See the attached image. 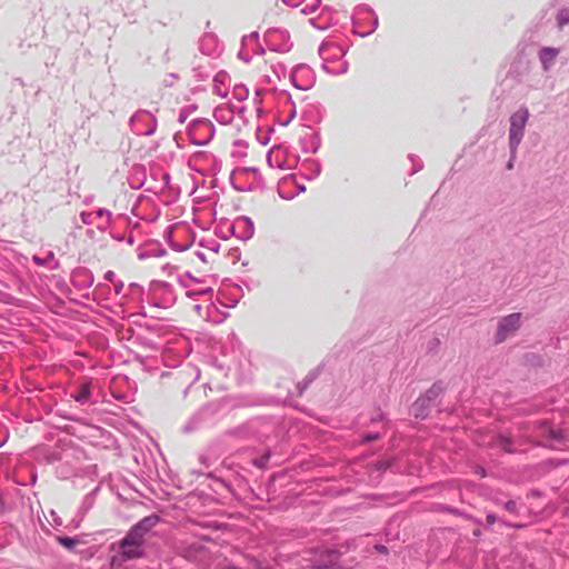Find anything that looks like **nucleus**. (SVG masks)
I'll return each mask as SVG.
<instances>
[{"instance_id": "1", "label": "nucleus", "mask_w": 569, "mask_h": 569, "mask_svg": "<svg viewBox=\"0 0 569 569\" xmlns=\"http://www.w3.org/2000/svg\"><path fill=\"white\" fill-rule=\"evenodd\" d=\"M233 455L246 459V462H269L273 452L270 447H263L259 451L256 448L242 447L233 452L227 445V438L223 437L209 443L206 451L200 455L199 462H213L219 459H222L221 462H226Z\"/></svg>"}, {"instance_id": "2", "label": "nucleus", "mask_w": 569, "mask_h": 569, "mask_svg": "<svg viewBox=\"0 0 569 569\" xmlns=\"http://www.w3.org/2000/svg\"><path fill=\"white\" fill-rule=\"evenodd\" d=\"M228 402L220 398L200 407L183 426V433L214 427L228 415Z\"/></svg>"}, {"instance_id": "3", "label": "nucleus", "mask_w": 569, "mask_h": 569, "mask_svg": "<svg viewBox=\"0 0 569 569\" xmlns=\"http://www.w3.org/2000/svg\"><path fill=\"white\" fill-rule=\"evenodd\" d=\"M449 382L443 379L436 380L426 391L421 392L419 397L410 406L409 412L416 419L425 421L430 417L431 410L438 408V412H442L439 406L442 402Z\"/></svg>"}, {"instance_id": "4", "label": "nucleus", "mask_w": 569, "mask_h": 569, "mask_svg": "<svg viewBox=\"0 0 569 569\" xmlns=\"http://www.w3.org/2000/svg\"><path fill=\"white\" fill-rule=\"evenodd\" d=\"M229 181L231 187L239 192L263 191L266 189L264 178L257 167H239L233 169Z\"/></svg>"}, {"instance_id": "5", "label": "nucleus", "mask_w": 569, "mask_h": 569, "mask_svg": "<svg viewBox=\"0 0 569 569\" xmlns=\"http://www.w3.org/2000/svg\"><path fill=\"white\" fill-rule=\"evenodd\" d=\"M531 61L525 50L518 51L512 58L506 77L501 80L502 91L512 90L515 84L523 83L530 72Z\"/></svg>"}, {"instance_id": "6", "label": "nucleus", "mask_w": 569, "mask_h": 569, "mask_svg": "<svg viewBox=\"0 0 569 569\" xmlns=\"http://www.w3.org/2000/svg\"><path fill=\"white\" fill-rule=\"evenodd\" d=\"M146 300L153 307L166 309L176 303L177 295L171 283L162 280H152L149 284Z\"/></svg>"}, {"instance_id": "7", "label": "nucleus", "mask_w": 569, "mask_h": 569, "mask_svg": "<svg viewBox=\"0 0 569 569\" xmlns=\"http://www.w3.org/2000/svg\"><path fill=\"white\" fill-rule=\"evenodd\" d=\"M353 26V34L361 38L372 34L378 28V16L367 4H359L350 17Z\"/></svg>"}, {"instance_id": "8", "label": "nucleus", "mask_w": 569, "mask_h": 569, "mask_svg": "<svg viewBox=\"0 0 569 569\" xmlns=\"http://www.w3.org/2000/svg\"><path fill=\"white\" fill-rule=\"evenodd\" d=\"M187 133L190 143L194 146H207L214 138V124L207 118H196L187 126Z\"/></svg>"}, {"instance_id": "9", "label": "nucleus", "mask_w": 569, "mask_h": 569, "mask_svg": "<svg viewBox=\"0 0 569 569\" xmlns=\"http://www.w3.org/2000/svg\"><path fill=\"white\" fill-rule=\"evenodd\" d=\"M222 399H227L228 402V413L231 410L240 409V408H249V407H278L282 402L279 398L274 396H267V395H248V396H240L237 398L232 397H223Z\"/></svg>"}, {"instance_id": "10", "label": "nucleus", "mask_w": 569, "mask_h": 569, "mask_svg": "<svg viewBox=\"0 0 569 569\" xmlns=\"http://www.w3.org/2000/svg\"><path fill=\"white\" fill-rule=\"evenodd\" d=\"M529 118L530 112L526 106H520L515 112L511 113L509 118L510 127L508 144H511L512 148L519 147L521 143Z\"/></svg>"}, {"instance_id": "11", "label": "nucleus", "mask_w": 569, "mask_h": 569, "mask_svg": "<svg viewBox=\"0 0 569 569\" xmlns=\"http://www.w3.org/2000/svg\"><path fill=\"white\" fill-rule=\"evenodd\" d=\"M129 124L136 134L149 137L157 130V118L148 110L140 109L131 116Z\"/></svg>"}, {"instance_id": "12", "label": "nucleus", "mask_w": 569, "mask_h": 569, "mask_svg": "<svg viewBox=\"0 0 569 569\" xmlns=\"http://www.w3.org/2000/svg\"><path fill=\"white\" fill-rule=\"evenodd\" d=\"M291 84L302 91L310 90L316 83L315 70L306 63L297 64L289 76Z\"/></svg>"}, {"instance_id": "13", "label": "nucleus", "mask_w": 569, "mask_h": 569, "mask_svg": "<svg viewBox=\"0 0 569 569\" xmlns=\"http://www.w3.org/2000/svg\"><path fill=\"white\" fill-rule=\"evenodd\" d=\"M264 40L269 50L286 53L292 48L290 33L286 29L271 28L264 33Z\"/></svg>"}, {"instance_id": "14", "label": "nucleus", "mask_w": 569, "mask_h": 569, "mask_svg": "<svg viewBox=\"0 0 569 569\" xmlns=\"http://www.w3.org/2000/svg\"><path fill=\"white\" fill-rule=\"evenodd\" d=\"M522 315L520 312H512L502 317L498 321L495 340L497 343L503 342L510 335L515 333L521 327Z\"/></svg>"}, {"instance_id": "15", "label": "nucleus", "mask_w": 569, "mask_h": 569, "mask_svg": "<svg viewBox=\"0 0 569 569\" xmlns=\"http://www.w3.org/2000/svg\"><path fill=\"white\" fill-rule=\"evenodd\" d=\"M228 231L232 237L248 241L254 234V223L250 217L239 216L231 224H228Z\"/></svg>"}, {"instance_id": "16", "label": "nucleus", "mask_w": 569, "mask_h": 569, "mask_svg": "<svg viewBox=\"0 0 569 569\" xmlns=\"http://www.w3.org/2000/svg\"><path fill=\"white\" fill-rule=\"evenodd\" d=\"M71 284L79 291L88 290L94 282V276L86 267H77L70 274Z\"/></svg>"}, {"instance_id": "17", "label": "nucleus", "mask_w": 569, "mask_h": 569, "mask_svg": "<svg viewBox=\"0 0 569 569\" xmlns=\"http://www.w3.org/2000/svg\"><path fill=\"white\" fill-rule=\"evenodd\" d=\"M147 522L148 519H144L132 527L129 532L120 540V542H123L126 546H136L141 548L143 537L148 530Z\"/></svg>"}, {"instance_id": "18", "label": "nucleus", "mask_w": 569, "mask_h": 569, "mask_svg": "<svg viewBox=\"0 0 569 569\" xmlns=\"http://www.w3.org/2000/svg\"><path fill=\"white\" fill-rule=\"evenodd\" d=\"M336 16L337 11L326 6L322 8L320 16L309 19V22L318 30H327L338 23Z\"/></svg>"}, {"instance_id": "19", "label": "nucleus", "mask_w": 569, "mask_h": 569, "mask_svg": "<svg viewBox=\"0 0 569 569\" xmlns=\"http://www.w3.org/2000/svg\"><path fill=\"white\" fill-rule=\"evenodd\" d=\"M325 112V108L320 103H309L303 110L301 119L306 127L311 128L322 121Z\"/></svg>"}, {"instance_id": "20", "label": "nucleus", "mask_w": 569, "mask_h": 569, "mask_svg": "<svg viewBox=\"0 0 569 569\" xmlns=\"http://www.w3.org/2000/svg\"><path fill=\"white\" fill-rule=\"evenodd\" d=\"M299 143L305 153H317L321 148L320 131L307 132L300 137Z\"/></svg>"}, {"instance_id": "21", "label": "nucleus", "mask_w": 569, "mask_h": 569, "mask_svg": "<svg viewBox=\"0 0 569 569\" xmlns=\"http://www.w3.org/2000/svg\"><path fill=\"white\" fill-rule=\"evenodd\" d=\"M138 258L144 260L150 257H162L167 254V250L157 240L147 241L143 246L138 249Z\"/></svg>"}, {"instance_id": "22", "label": "nucleus", "mask_w": 569, "mask_h": 569, "mask_svg": "<svg viewBox=\"0 0 569 569\" xmlns=\"http://www.w3.org/2000/svg\"><path fill=\"white\" fill-rule=\"evenodd\" d=\"M120 543V553L118 556H114L112 558V565L121 566L123 562L141 558L143 555V551L140 547H133V546H126L123 542Z\"/></svg>"}, {"instance_id": "23", "label": "nucleus", "mask_w": 569, "mask_h": 569, "mask_svg": "<svg viewBox=\"0 0 569 569\" xmlns=\"http://www.w3.org/2000/svg\"><path fill=\"white\" fill-rule=\"evenodd\" d=\"M559 53L560 49L556 47H541L539 49L538 58L543 71H550Z\"/></svg>"}, {"instance_id": "24", "label": "nucleus", "mask_w": 569, "mask_h": 569, "mask_svg": "<svg viewBox=\"0 0 569 569\" xmlns=\"http://www.w3.org/2000/svg\"><path fill=\"white\" fill-rule=\"evenodd\" d=\"M230 76L227 71L220 70L213 77V92L221 98L229 94Z\"/></svg>"}, {"instance_id": "25", "label": "nucleus", "mask_w": 569, "mask_h": 569, "mask_svg": "<svg viewBox=\"0 0 569 569\" xmlns=\"http://www.w3.org/2000/svg\"><path fill=\"white\" fill-rule=\"evenodd\" d=\"M321 170V162L318 159L307 158L301 162V176L307 180L318 178Z\"/></svg>"}, {"instance_id": "26", "label": "nucleus", "mask_w": 569, "mask_h": 569, "mask_svg": "<svg viewBox=\"0 0 569 569\" xmlns=\"http://www.w3.org/2000/svg\"><path fill=\"white\" fill-rule=\"evenodd\" d=\"M543 436L546 437L548 445L552 447L565 446L567 441L565 430L553 426H547L543 430Z\"/></svg>"}, {"instance_id": "27", "label": "nucleus", "mask_w": 569, "mask_h": 569, "mask_svg": "<svg viewBox=\"0 0 569 569\" xmlns=\"http://www.w3.org/2000/svg\"><path fill=\"white\" fill-rule=\"evenodd\" d=\"M119 6L124 11V14L134 16L147 6V0H117Z\"/></svg>"}, {"instance_id": "28", "label": "nucleus", "mask_w": 569, "mask_h": 569, "mask_svg": "<svg viewBox=\"0 0 569 569\" xmlns=\"http://www.w3.org/2000/svg\"><path fill=\"white\" fill-rule=\"evenodd\" d=\"M251 421L243 422L237 427H233L226 431L224 437L226 438H248L252 435V429L250 426Z\"/></svg>"}, {"instance_id": "29", "label": "nucleus", "mask_w": 569, "mask_h": 569, "mask_svg": "<svg viewBox=\"0 0 569 569\" xmlns=\"http://www.w3.org/2000/svg\"><path fill=\"white\" fill-rule=\"evenodd\" d=\"M213 118L223 126L230 124L234 118V111L227 109L224 106H217L213 110Z\"/></svg>"}, {"instance_id": "30", "label": "nucleus", "mask_w": 569, "mask_h": 569, "mask_svg": "<svg viewBox=\"0 0 569 569\" xmlns=\"http://www.w3.org/2000/svg\"><path fill=\"white\" fill-rule=\"evenodd\" d=\"M221 303L224 302L217 297L216 301H211V305L208 307V318L216 323H221L228 317L227 312H220L218 305L221 306Z\"/></svg>"}, {"instance_id": "31", "label": "nucleus", "mask_w": 569, "mask_h": 569, "mask_svg": "<svg viewBox=\"0 0 569 569\" xmlns=\"http://www.w3.org/2000/svg\"><path fill=\"white\" fill-rule=\"evenodd\" d=\"M92 390L90 383H83L74 391L72 398L80 405H86L91 400Z\"/></svg>"}, {"instance_id": "32", "label": "nucleus", "mask_w": 569, "mask_h": 569, "mask_svg": "<svg viewBox=\"0 0 569 569\" xmlns=\"http://www.w3.org/2000/svg\"><path fill=\"white\" fill-rule=\"evenodd\" d=\"M338 346H335L332 353L328 355L316 368L310 370L307 373L306 378H308L311 382L318 379V377L321 375L326 366L330 362L331 358L336 355L338 356L339 351L336 350Z\"/></svg>"}, {"instance_id": "33", "label": "nucleus", "mask_w": 569, "mask_h": 569, "mask_svg": "<svg viewBox=\"0 0 569 569\" xmlns=\"http://www.w3.org/2000/svg\"><path fill=\"white\" fill-rule=\"evenodd\" d=\"M276 92H278L279 94L281 96H284L286 97V100L288 103L291 104V110L289 112V118L284 119V120H281V119H278L277 122L282 126V127H287L290 124V122L296 118L297 116V110H296V104L292 100V97L291 94L289 93V91L287 90H278V89H274Z\"/></svg>"}, {"instance_id": "34", "label": "nucleus", "mask_w": 569, "mask_h": 569, "mask_svg": "<svg viewBox=\"0 0 569 569\" xmlns=\"http://www.w3.org/2000/svg\"><path fill=\"white\" fill-rule=\"evenodd\" d=\"M387 433V427L379 431H363L359 435V443L369 445L380 440Z\"/></svg>"}, {"instance_id": "35", "label": "nucleus", "mask_w": 569, "mask_h": 569, "mask_svg": "<svg viewBox=\"0 0 569 569\" xmlns=\"http://www.w3.org/2000/svg\"><path fill=\"white\" fill-rule=\"evenodd\" d=\"M131 340H132L133 345L141 346V347H143L146 349H150L152 351L160 350V346L157 342H154L153 340L147 338L142 333H134V335H132Z\"/></svg>"}, {"instance_id": "36", "label": "nucleus", "mask_w": 569, "mask_h": 569, "mask_svg": "<svg viewBox=\"0 0 569 569\" xmlns=\"http://www.w3.org/2000/svg\"><path fill=\"white\" fill-rule=\"evenodd\" d=\"M497 445L505 452L512 453V452L517 451L516 442H515L513 438L509 435L499 433L497 436Z\"/></svg>"}, {"instance_id": "37", "label": "nucleus", "mask_w": 569, "mask_h": 569, "mask_svg": "<svg viewBox=\"0 0 569 569\" xmlns=\"http://www.w3.org/2000/svg\"><path fill=\"white\" fill-rule=\"evenodd\" d=\"M377 422H382V427H387V430L389 429L390 423H391L388 415L385 411H382V409L380 407H377L375 409V413L370 418L371 425L377 423Z\"/></svg>"}, {"instance_id": "38", "label": "nucleus", "mask_w": 569, "mask_h": 569, "mask_svg": "<svg viewBox=\"0 0 569 569\" xmlns=\"http://www.w3.org/2000/svg\"><path fill=\"white\" fill-rule=\"evenodd\" d=\"M51 282L52 284L54 286V288L62 295L64 296H69L71 293V289L69 287V284L67 283V281L64 280V278H62L61 276H56L53 274L51 277Z\"/></svg>"}, {"instance_id": "39", "label": "nucleus", "mask_w": 569, "mask_h": 569, "mask_svg": "<svg viewBox=\"0 0 569 569\" xmlns=\"http://www.w3.org/2000/svg\"><path fill=\"white\" fill-rule=\"evenodd\" d=\"M94 213V218H103L106 217L107 220H106V223H98L97 224V228L100 230V231H106L108 226L110 224V221H111V217H112V213L110 210L106 209V208H99L94 211H92Z\"/></svg>"}, {"instance_id": "40", "label": "nucleus", "mask_w": 569, "mask_h": 569, "mask_svg": "<svg viewBox=\"0 0 569 569\" xmlns=\"http://www.w3.org/2000/svg\"><path fill=\"white\" fill-rule=\"evenodd\" d=\"M556 24L560 30H562L566 26L569 24V6L562 7L557 11Z\"/></svg>"}, {"instance_id": "41", "label": "nucleus", "mask_w": 569, "mask_h": 569, "mask_svg": "<svg viewBox=\"0 0 569 569\" xmlns=\"http://www.w3.org/2000/svg\"><path fill=\"white\" fill-rule=\"evenodd\" d=\"M213 295V288L212 287H204V288H200V289H196V290H190L188 289L186 291V296L192 300H197L199 299L200 297H203V296H210L212 297Z\"/></svg>"}, {"instance_id": "42", "label": "nucleus", "mask_w": 569, "mask_h": 569, "mask_svg": "<svg viewBox=\"0 0 569 569\" xmlns=\"http://www.w3.org/2000/svg\"><path fill=\"white\" fill-rule=\"evenodd\" d=\"M329 46H331L329 42L327 41H322L321 44L319 46V49H318V53L319 56L322 58L323 62L321 64V69L326 72V73H329V74H336V70L331 69L328 63H327V58H325V51L329 48Z\"/></svg>"}, {"instance_id": "43", "label": "nucleus", "mask_w": 569, "mask_h": 569, "mask_svg": "<svg viewBox=\"0 0 569 569\" xmlns=\"http://www.w3.org/2000/svg\"><path fill=\"white\" fill-rule=\"evenodd\" d=\"M273 151H274V148L270 149L267 152L266 160H267L268 166L270 168L286 169L287 168L286 161L283 159H278V157H276V159H273Z\"/></svg>"}, {"instance_id": "44", "label": "nucleus", "mask_w": 569, "mask_h": 569, "mask_svg": "<svg viewBox=\"0 0 569 569\" xmlns=\"http://www.w3.org/2000/svg\"><path fill=\"white\" fill-rule=\"evenodd\" d=\"M189 281H192L194 283H203L204 279L194 277L190 271H187L184 274L178 277V282L182 288L188 289L189 288Z\"/></svg>"}, {"instance_id": "45", "label": "nucleus", "mask_w": 569, "mask_h": 569, "mask_svg": "<svg viewBox=\"0 0 569 569\" xmlns=\"http://www.w3.org/2000/svg\"><path fill=\"white\" fill-rule=\"evenodd\" d=\"M232 96L238 101H244L249 97V89L242 83L236 84L232 90Z\"/></svg>"}, {"instance_id": "46", "label": "nucleus", "mask_w": 569, "mask_h": 569, "mask_svg": "<svg viewBox=\"0 0 569 569\" xmlns=\"http://www.w3.org/2000/svg\"><path fill=\"white\" fill-rule=\"evenodd\" d=\"M109 292H110L109 286H107L104 283H98L92 291L93 299L94 300L108 299Z\"/></svg>"}, {"instance_id": "47", "label": "nucleus", "mask_w": 569, "mask_h": 569, "mask_svg": "<svg viewBox=\"0 0 569 569\" xmlns=\"http://www.w3.org/2000/svg\"><path fill=\"white\" fill-rule=\"evenodd\" d=\"M197 109H198V104L197 103H191V104L182 107L180 109V112H179V116H178V122L179 123H184L187 121V119L189 118V116L191 113H193Z\"/></svg>"}, {"instance_id": "48", "label": "nucleus", "mask_w": 569, "mask_h": 569, "mask_svg": "<svg viewBox=\"0 0 569 569\" xmlns=\"http://www.w3.org/2000/svg\"><path fill=\"white\" fill-rule=\"evenodd\" d=\"M53 260H54L53 251H49L46 257H40L38 254H33V257H32V261L34 264L40 266V267H46V268H48L50 266L51 261H53Z\"/></svg>"}, {"instance_id": "49", "label": "nucleus", "mask_w": 569, "mask_h": 569, "mask_svg": "<svg viewBox=\"0 0 569 569\" xmlns=\"http://www.w3.org/2000/svg\"><path fill=\"white\" fill-rule=\"evenodd\" d=\"M128 291H129V295H131L132 297H137L139 300H143L144 296L147 297L144 288L137 282H131L128 286Z\"/></svg>"}, {"instance_id": "50", "label": "nucleus", "mask_w": 569, "mask_h": 569, "mask_svg": "<svg viewBox=\"0 0 569 569\" xmlns=\"http://www.w3.org/2000/svg\"><path fill=\"white\" fill-rule=\"evenodd\" d=\"M306 191V186L303 183H297V191L292 193H286L282 190L278 189V194L280 198L284 200H292L297 194Z\"/></svg>"}, {"instance_id": "51", "label": "nucleus", "mask_w": 569, "mask_h": 569, "mask_svg": "<svg viewBox=\"0 0 569 569\" xmlns=\"http://www.w3.org/2000/svg\"><path fill=\"white\" fill-rule=\"evenodd\" d=\"M192 71H193V77L198 81H204L210 77V71L201 66L194 67Z\"/></svg>"}, {"instance_id": "52", "label": "nucleus", "mask_w": 569, "mask_h": 569, "mask_svg": "<svg viewBox=\"0 0 569 569\" xmlns=\"http://www.w3.org/2000/svg\"><path fill=\"white\" fill-rule=\"evenodd\" d=\"M408 158H409L410 162L412 163V169L410 171V174H415L423 168V162L421 161V159L418 156L410 153L408 156Z\"/></svg>"}, {"instance_id": "53", "label": "nucleus", "mask_w": 569, "mask_h": 569, "mask_svg": "<svg viewBox=\"0 0 569 569\" xmlns=\"http://www.w3.org/2000/svg\"><path fill=\"white\" fill-rule=\"evenodd\" d=\"M509 146V153H510V157L506 163V169L507 170H512L515 168V162H516V159H517V151H518V147H515L512 148L511 144H508Z\"/></svg>"}, {"instance_id": "54", "label": "nucleus", "mask_w": 569, "mask_h": 569, "mask_svg": "<svg viewBox=\"0 0 569 569\" xmlns=\"http://www.w3.org/2000/svg\"><path fill=\"white\" fill-rule=\"evenodd\" d=\"M321 6V0H312L305 8L301 9L302 14H310L317 11Z\"/></svg>"}, {"instance_id": "55", "label": "nucleus", "mask_w": 569, "mask_h": 569, "mask_svg": "<svg viewBox=\"0 0 569 569\" xmlns=\"http://www.w3.org/2000/svg\"><path fill=\"white\" fill-rule=\"evenodd\" d=\"M236 289H238L240 291V296L239 297H233V298H230L229 299V302L228 303H221V307L223 308H234L239 301H240V298L243 296V291H242V288L240 284H233Z\"/></svg>"}, {"instance_id": "56", "label": "nucleus", "mask_w": 569, "mask_h": 569, "mask_svg": "<svg viewBox=\"0 0 569 569\" xmlns=\"http://www.w3.org/2000/svg\"><path fill=\"white\" fill-rule=\"evenodd\" d=\"M199 246L203 247V248H207V249H209V250H211L213 252H219L220 247H221L220 243L218 241H216V240H209L207 242L204 240H201L199 242Z\"/></svg>"}, {"instance_id": "57", "label": "nucleus", "mask_w": 569, "mask_h": 569, "mask_svg": "<svg viewBox=\"0 0 569 569\" xmlns=\"http://www.w3.org/2000/svg\"><path fill=\"white\" fill-rule=\"evenodd\" d=\"M174 228H176V226L171 224V226H168L164 230L163 237H164V240L168 243V246H171L174 242V240H173Z\"/></svg>"}, {"instance_id": "58", "label": "nucleus", "mask_w": 569, "mask_h": 569, "mask_svg": "<svg viewBox=\"0 0 569 569\" xmlns=\"http://www.w3.org/2000/svg\"><path fill=\"white\" fill-rule=\"evenodd\" d=\"M439 346H440V339L437 338V337H433L427 343V353H435V352H437Z\"/></svg>"}, {"instance_id": "59", "label": "nucleus", "mask_w": 569, "mask_h": 569, "mask_svg": "<svg viewBox=\"0 0 569 569\" xmlns=\"http://www.w3.org/2000/svg\"><path fill=\"white\" fill-rule=\"evenodd\" d=\"M57 540L61 546L68 549H71L77 545V540L70 537H58Z\"/></svg>"}, {"instance_id": "60", "label": "nucleus", "mask_w": 569, "mask_h": 569, "mask_svg": "<svg viewBox=\"0 0 569 569\" xmlns=\"http://www.w3.org/2000/svg\"><path fill=\"white\" fill-rule=\"evenodd\" d=\"M80 220L83 224H93L94 222V213L93 212H88V211H82L80 212Z\"/></svg>"}, {"instance_id": "61", "label": "nucleus", "mask_w": 569, "mask_h": 569, "mask_svg": "<svg viewBox=\"0 0 569 569\" xmlns=\"http://www.w3.org/2000/svg\"><path fill=\"white\" fill-rule=\"evenodd\" d=\"M140 328L144 329L150 333H159L161 331V327L158 323H143L140 325Z\"/></svg>"}, {"instance_id": "62", "label": "nucleus", "mask_w": 569, "mask_h": 569, "mask_svg": "<svg viewBox=\"0 0 569 569\" xmlns=\"http://www.w3.org/2000/svg\"><path fill=\"white\" fill-rule=\"evenodd\" d=\"M192 246V241H189L187 243H177V242H173L171 246H169L172 250L174 251H178V252H182V251H186L188 250L190 247Z\"/></svg>"}, {"instance_id": "63", "label": "nucleus", "mask_w": 569, "mask_h": 569, "mask_svg": "<svg viewBox=\"0 0 569 569\" xmlns=\"http://www.w3.org/2000/svg\"><path fill=\"white\" fill-rule=\"evenodd\" d=\"M228 256L231 258L232 263H237L240 260L241 251L239 248H231Z\"/></svg>"}, {"instance_id": "64", "label": "nucleus", "mask_w": 569, "mask_h": 569, "mask_svg": "<svg viewBox=\"0 0 569 569\" xmlns=\"http://www.w3.org/2000/svg\"><path fill=\"white\" fill-rule=\"evenodd\" d=\"M257 140L259 141V143H261L262 146H267L269 142H270V136L269 134H264L262 136L261 134V128L258 127L257 128Z\"/></svg>"}]
</instances>
